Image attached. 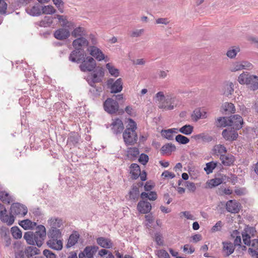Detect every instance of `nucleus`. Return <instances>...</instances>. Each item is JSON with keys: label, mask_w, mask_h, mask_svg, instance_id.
<instances>
[{"label": "nucleus", "mask_w": 258, "mask_h": 258, "mask_svg": "<svg viewBox=\"0 0 258 258\" xmlns=\"http://www.w3.org/2000/svg\"><path fill=\"white\" fill-rule=\"evenodd\" d=\"M91 86V88L89 90L90 93L94 97L99 96L102 91V88L101 87H96L94 84Z\"/></svg>", "instance_id": "nucleus-52"}, {"label": "nucleus", "mask_w": 258, "mask_h": 258, "mask_svg": "<svg viewBox=\"0 0 258 258\" xmlns=\"http://www.w3.org/2000/svg\"><path fill=\"white\" fill-rule=\"evenodd\" d=\"M130 198L131 199L135 200L137 199L139 196V189L136 186L132 187V190L129 192Z\"/></svg>", "instance_id": "nucleus-53"}, {"label": "nucleus", "mask_w": 258, "mask_h": 258, "mask_svg": "<svg viewBox=\"0 0 258 258\" xmlns=\"http://www.w3.org/2000/svg\"><path fill=\"white\" fill-rule=\"evenodd\" d=\"M157 194L154 191H151L150 193L143 192L141 195V198L142 199H148L151 201H155L157 199Z\"/></svg>", "instance_id": "nucleus-45"}, {"label": "nucleus", "mask_w": 258, "mask_h": 258, "mask_svg": "<svg viewBox=\"0 0 258 258\" xmlns=\"http://www.w3.org/2000/svg\"><path fill=\"white\" fill-rule=\"evenodd\" d=\"M70 35V31L64 28H60L56 30L54 33V36L58 40H64L68 38Z\"/></svg>", "instance_id": "nucleus-22"}, {"label": "nucleus", "mask_w": 258, "mask_h": 258, "mask_svg": "<svg viewBox=\"0 0 258 258\" xmlns=\"http://www.w3.org/2000/svg\"><path fill=\"white\" fill-rule=\"evenodd\" d=\"M234 91V85L232 83L230 82L227 85L226 90L224 92V94L228 96L229 95L232 94Z\"/></svg>", "instance_id": "nucleus-58"}, {"label": "nucleus", "mask_w": 258, "mask_h": 258, "mask_svg": "<svg viewBox=\"0 0 258 258\" xmlns=\"http://www.w3.org/2000/svg\"><path fill=\"white\" fill-rule=\"evenodd\" d=\"M103 108L106 112L112 114L118 111L119 105L112 98H108L103 103Z\"/></svg>", "instance_id": "nucleus-6"}, {"label": "nucleus", "mask_w": 258, "mask_h": 258, "mask_svg": "<svg viewBox=\"0 0 258 258\" xmlns=\"http://www.w3.org/2000/svg\"><path fill=\"white\" fill-rule=\"evenodd\" d=\"M223 137L228 141H233L236 140L238 137V134L235 130L231 128H227L223 130L222 133Z\"/></svg>", "instance_id": "nucleus-16"}, {"label": "nucleus", "mask_w": 258, "mask_h": 258, "mask_svg": "<svg viewBox=\"0 0 258 258\" xmlns=\"http://www.w3.org/2000/svg\"><path fill=\"white\" fill-rule=\"evenodd\" d=\"M107 85L111 93H119L122 90L123 83L121 78H118L116 81L113 79H109L107 81Z\"/></svg>", "instance_id": "nucleus-8"}, {"label": "nucleus", "mask_w": 258, "mask_h": 258, "mask_svg": "<svg viewBox=\"0 0 258 258\" xmlns=\"http://www.w3.org/2000/svg\"><path fill=\"white\" fill-rule=\"evenodd\" d=\"M173 129H168L162 131V136L165 138L171 140L173 139Z\"/></svg>", "instance_id": "nucleus-56"}, {"label": "nucleus", "mask_w": 258, "mask_h": 258, "mask_svg": "<svg viewBox=\"0 0 258 258\" xmlns=\"http://www.w3.org/2000/svg\"><path fill=\"white\" fill-rule=\"evenodd\" d=\"M63 221L61 218L58 217H51L47 221L49 229H62Z\"/></svg>", "instance_id": "nucleus-15"}, {"label": "nucleus", "mask_w": 258, "mask_h": 258, "mask_svg": "<svg viewBox=\"0 0 258 258\" xmlns=\"http://www.w3.org/2000/svg\"><path fill=\"white\" fill-rule=\"evenodd\" d=\"M104 76V69L98 68L93 72V74L87 77V81L90 86H92L93 84H95L96 83L101 82Z\"/></svg>", "instance_id": "nucleus-4"}, {"label": "nucleus", "mask_w": 258, "mask_h": 258, "mask_svg": "<svg viewBox=\"0 0 258 258\" xmlns=\"http://www.w3.org/2000/svg\"><path fill=\"white\" fill-rule=\"evenodd\" d=\"M213 154L217 156L222 157L227 152V149L223 145H216L212 149Z\"/></svg>", "instance_id": "nucleus-28"}, {"label": "nucleus", "mask_w": 258, "mask_h": 258, "mask_svg": "<svg viewBox=\"0 0 258 258\" xmlns=\"http://www.w3.org/2000/svg\"><path fill=\"white\" fill-rule=\"evenodd\" d=\"M0 235L2 238H4L9 235L8 229L6 227H2L0 228Z\"/></svg>", "instance_id": "nucleus-64"}, {"label": "nucleus", "mask_w": 258, "mask_h": 258, "mask_svg": "<svg viewBox=\"0 0 258 258\" xmlns=\"http://www.w3.org/2000/svg\"><path fill=\"white\" fill-rule=\"evenodd\" d=\"M96 242L101 247L105 248H110L113 245V243L110 239L104 237H98L96 239Z\"/></svg>", "instance_id": "nucleus-23"}, {"label": "nucleus", "mask_w": 258, "mask_h": 258, "mask_svg": "<svg viewBox=\"0 0 258 258\" xmlns=\"http://www.w3.org/2000/svg\"><path fill=\"white\" fill-rule=\"evenodd\" d=\"M46 244L49 248L54 250H60L62 248V241L61 239L48 238Z\"/></svg>", "instance_id": "nucleus-19"}, {"label": "nucleus", "mask_w": 258, "mask_h": 258, "mask_svg": "<svg viewBox=\"0 0 258 258\" xmlns=\"http://www.w3.org/2000/svg\"><path fill=\"white\" fill-rule=\"evenodd\" d=\"M176 150V147L171 143H167L163 145L161 148V151L163 154H170Z\"/></svg>", "instance_id": "nucleus-33"}, {"label": "nucleus", "mask_w": 258, "mask_h": 258, "mask_svg": "<svg viewBox=\"0 0 258 258\" xmlns=\"http://www.w3.org/2000/svg\"><path fill=\"white\" fill-rule=\"evenodd\" d=\"M80 235L77 232H73L70 236L66 244L67 248H70L74 246L78 241Z\"/></svg>", "instance_id": "nucleus-29"}, {"label": "nucleus", "mask_w": 258, "mask_h": 258, "mask_svg": "<svg viewBox=\"0 0 258 258\" xmlns=\"http://www.w3.org/2000/svg\"><path fill=\"white\" fill-rule=\"evenodd\" d=\"M255 229L252 227L246 226L242 233L243 241L245 245H250L251 243L250 238L255 235Z\"/></svg>", "instance_id": "nucleus-10"}, {"label": "nucleus", "mask_w": 258, "mask_h": 258, "mask_svg": "<svg viewBox=\"0 0 258 258\" xmlns=\"http://www.w3.org/2000/svg\"><path fill=\"white\" fill-rule=\"evenodd\" d=\"M217 162L214 161L207 163L206 167L204 168L205 171L207 174L211 173L217 166Z\"/></svg>", "instance_id": "nucleus-50"}, {"label": "nucleus", "mask_w": 258, "mask_h": 258, "mask_svg": "<svg viewBox=\"0 0 258 258\" xmlns=\"http://www.w3.org/2000/svg\"><path fill=\"white\" fill-rule=\"evenodd\" d=\"M88 45V41L84 37L78 38L73 42V46L75 49H83V47Z\"/></svg>", "instance_id": "nucleus-24"}, {"label": "nucleus", "mask_w": 258, "mask_h": 258, "mask_svg": "<svg viewBox=\"0 0 258 258\" xmlns=\"http://www.w3.org/2000/svg\"><path fill=\"white\" fill-rule=\"evenodd\" d=\"M7 4L4 0H0V13L2 14H6Z\"/></svg>", "instance_id": "nucleus-63"}, {"label": "nucleus", "mask_w": 258, "mask_h": 258, "mask_svg": "<svg viewBox=\"0 0 258 258\" xmlns=\"http://www.w3.org/2000/svg\"><path fill=\"white\" fill-rule=\"evenodd\" d=\"M62 229H49L47 232L48 238L60 239L62 236Z\"/></svg>", "instance_id": "nucleus-25"}, {"label": "nucleus", "mask_w": 258, "mask_h": 258, "mask_svg": "<svg viewBox=\"0 0 258 258\" xmlns=\"http://www.w3.org/2000/svg\"><path fill=\"white\" fill-rule=\"evenodd\" d=\"M249 79H253L256 81V76L250 75L248 72H243L239 76L237 81L241 85H246L250 81Z\"/></svg>", "instance_id": "nucleus-20"}, {"label": "nucleus", "mask_w": 258, "mask_h": 258, "mask_svg": "<svg viewBox=\"0 0 258 258\" xmlns=\"http://www.w3.org/2000/svg\"><path fill=\"white\" fill-rule=\"evenodd\" d=\"M223 251L226 253V256L231 254L234 251L235 247L231 242L225 241L222 242Z\"/></svg>", "instance_id": "nucleus-30"}, {"label": "nucleus", "mask_w": 258, "mask_h": 258, "mask_svg": "<svg viewBox=\"0 0 258 258\" xmlns=\"http://www.w3.org/2000/svg\"><path fill=\"white\" fill-rule=\"evenodd\" d=\"M240 61H235L231 63L229 67V70L231 72H235L242 70Z\"/></svg>", "instance_id": "nucleus-49"}, {"label": "nucleus", "mask_w": 258, "mask_h": 258, "mask_svg": "<svg viewBox=\"0 0 258 258\" xmlns=\"http://www.w3.org/2000/svg\"><path fill=\"white\" fill-rule=\"evenodd\" d=\"M86 35V31L83 27H77L72 32V35L75 38L83 37Z\"/></svg>", "instance_id": "nucleus-38"}, {"label": "nucleus", "mask_w": 258, "mask_h": 258, "mask_svg": "<svg viewBox=\"0 0 258 258\" xmlns=\"http://www.w3.org/2000/svg\"><path fill=\"white\" fill-rule=\"evenodd\" d=\"M44 14L50 15L54 14L56 12V10L54 7L51 5L45 6L42 7L41 9V12Z\"/></svg>", "instance_id": "nucleus-48"}, {"label": "nucleus", "mask_w": 258, "mask_h": 258, "mask_svg": "<svg viewBox=\"0 0 258 258\" xmlns=\"http://www.w3.org/2000/svg\"><path fill=\"white\" fill-rule=\"evenodd\" d=\"M84 56V49H75L70 53L69 59L71 62L79 63L85 58Z\"/></svg>", "instance_id": "nucleus-9"}, {"label": "nucleus", "mask_w": 258, "mask_h": 258, "mask_svg": "<svg viewBox=\"0 0 258 258\" xmlns=\"http://www.w3.org/2000/svg\"><path fill=\"white\" fill-rule=\"evenodd\" d=\"M40 253V250L33 246H28L24 250H19L15 253L16 258H36L35 255Z\"/></svg>", "instance_id": "nucleus-3"}, {"label": "nucleus", "mask_w": 258, "mask_h": 258, "mask_svg": "<svg viewBox=\"0 0 258 258\" xmlns=\"http://www.w3.org/2000/svg\"><path fill=\"white\" fill-rule=\"evenodd\" d=\"M224 178L223 177H217L211 179L207 183L209 187L212 188L214 187L218 186L223 183Z\"/></svg>", "instance_id": "nucleus-40"}, {"label": "nucleus", "mask_w": 258, "mask_h": 258, "mask_svg": "<svg viewBox=\"0 0 258 258\" xmlns=\"http://www.w3.org/2000/svg\"><path fill=\"white\" fill-rule=\"evenodd\" d=\"M0 200L7 204H10L14 201L13 197L6 191L0 192Z\"/></svg>", "instance_id": "nucleus-39"}, {"label": "nucleus", "mask_w": 258, "mask_h": 258, "mask_svg": "<svg viewBox=\"0 0 258 258\" xmlns=\"http://www.w3.org/2000/svg\"><path fill=\"white\" fill-rule=\"evenodd\" d=\"M46 236V228L42 225H39L36 227L35 232L28 231L24 233V238L27 244L29 245H36L38 247H41Z\"/></svg>", "instance_id": "nucleus-1"}, {"label": "nucleus", "mask_w": 258, "mask_h": 258, "mask_svg": "<svg viewBox=\"0 0 258 258\" xmlns=\"http://www.w3.org/2000/svg\"><path fill=\"white\" fill-rule=\"evenodd\" d=\"M239 51L240 48L238 47H232L227 51L226 55L229 58H233Z\"/></svg>", "instance_id": "nucleus-46"}, {"label": "nucleus", "mask_w": 258, "mask_h": 258, "mask_svg": "<svg viewBox=\"0 0 258 258\" xmlns=\"http://www.w3.org/2000/svg\"><path fill=\"white\" fill-rule=\"evenodd\" d=\"M128 155L132 157H136L139 154V151L137 148H130L128 150Z\"/></svg>", "instance_id": "nucleus-57"}, {"label": "nucleus", "mask_w": 258, "mask_h": 258, "mask_svg": "<svg viewBox=\"0 0 258 258\" xmlns=\"http://www.w3.org/2000/svg\"><path fill=\"white\" fill-rule=\"evenodd\" d=\"M223 109L228 113H234L236 109L234 105L232 103L225 102L223 104Z\"/></svg>", "instance_id": "nucleus-42"}, {"label": "nucleus", "mask_w": 258, "mask_h": 258, "mask_svg": "<svg viewBox=\"0 0 258 258\" xmlns=\"http://www.w3.org/2000/svg\"><path fill=\"white\" fill-rule=\"evenodd\" d=\"M130 168L132 178L134 179H137L141 172L139 165L136 163H133L131 165Z\"/></svg>", "instance_id": "nucleus-32"}, {"label": "nucleus", "mask_w": 258, "mask_h": 258, "mask_svg": "<svg viewBox=\"0 0 258 258\" xmlns=\"http://www.w3.org/2000/svg\"><path fill=\"white\" fill-rule=\"evenodd\" d=\"M11 232L14 238L16 239H20L22 236V233L21 230L17 226H14L11 228Z\"/></svg>", "instance_id": "nucleus-44"}, {"label": "nucleus", "mask_w": 258, "mask_h": 258, "mask_svg": "<svg viewBox=\"0 0 258 258\" xmlns=\"http://www.w3.org/2000/svg\"><path fill=\"white\" fill-rule=\"evenodd\" d=\"M26 12L31 16H38L41 15V9L39 6H34L26 9Z\"/></svg>", "instance_id": "nucleus-35"}, {"label": "nucleus", "mask_w": 258, "mask_h": 258, "mask_svg": "<svg viewBox=\"0 0 258 258\" xmlns=\"http://www.w3.org/2000/svg\"><path fill=\"white\" fill-rule=\"evenodd\" d=\"M53 18L52 16H45L44 18L39 22V26L43 27L51 26L53 23Z\"/></svg>", "instance_id": "nucleus-37"}, {"label": "nucleus", "mask_w": 258, "mask_h": 258, "mask_svg": "<svg viewBox=\"0 0 258 258\" xmlns=\"http://www.w3.org/2000/svg\"><path fill=\"white\" fill-rule=\"evenodd\" d=\"M96 66V63L94 59L92 57L87 56L83 60L80 68L82 72H91Z\"/></svg>", "instance_id": "nucleus-7"}, {"label": "nucleus", "mask_w": 258, "mask_h": 258, "mask_svg": "<svg viewBox=\"0 0 258 258\" xmlns=\"http://www.w3.org/2000/svg\"><path fill=\"white\" fill-rule=\"evenodd\" d=\"M193 131L194 127L189 124L183 125L179 129V132L180 133L187 136L190 135L193 132Z\"/></svg>", "instance_id": "nucleus-41"}, {"label": "nucleus", "mask_w": 258, "mask_h": 258, "mask_svg": "<svg viewBox=\"0 0 258 258\" xmlns=\"http://www.w3.org/2000/svg\"><path fill=\"white\" fill-rule=\"evenodd\" d=\"M19 225L25 230L32 229L36 226V222H32L29 219H25L20 221Z\"/></svg>", "instance_id": "nucleus-31"}, {"label": "nucleus", "mask_w": 258, "mask_h": 258, "mask_svg": "<svg viewBox=\"0 0 258 258\" xmlns=\"http://www.w3.org/2000/svg\"><path fill=\"white\" fill-rule=\"evenodd\" d=\"M53 4L58 8V10L61 13L63 12V8L62 7L63 5V3L62 0H52Z\"/></svg>", "instance_id": "nucleus-61"}, {"label": "nucleus", "mask_w": 258, "mask_h": 258, "mask_svg": "<svg viewBox=\"0 0 258 258\" xmlns=\"http://www.w3.org/2000/svg\"><path fill=\"white\" fill-rule=\"evenodd\" d=\"M240 208V204L235 200H229L226 204V210L231 213H238Z\"/></svg>", "instance_id": "nucleus-17"}, {"label": "nucleus", "mask_w": 258, "mask_h": 258, "mask_svg": "<svg viewBox=\"0 0 258 258\" xmlns=\"http://www.w3.org/2000/svg\"><path fill=\"white\" fill-rule=\"evenodd\" d=\"M7 212H5V214H0V220L3 223H6L9 226L12 225L15 221V216L10 212V215H8Z\"/></svg>", "instance_id": "nucleus-26"}, {"label": "nucleus", "mask_w": 258, "mask_h": 258, "mask_svg": "<svg viewBox=\"0 0 258 258\" xmlns=\"http://www.w3.org/2000/svg\"><path fill=\"white\" fill-rule=\"evenodd\" d=\"M137 124L133 119H130L126 128L123 133V139L127 145H134L138 140V136L136 132Z\"/></svg>", "instance_id": "nucleus-2"}, {"label": "nucleus", "mask_w": 258, "mask_h": 258, "mask_svg": "<svg viewBox=\"0 0 258 258\" xmlns=\"http://www.w3.org/2000/svg\"><path fill=\"white\" fill-rule=\"evenodd\" d=\"M148 161L149 157L147 154L142 153L140 155L139 158V161L140 163L145 165L147 163Z\"/></svg>", "instance_id": "nucleus-59"}, {"label": "nucleus", "mask_w": 258, "mask_h": 258, "mask_svg": "<svg viewBox=\"0 0 258 258\" xmlns=\"http://www.w3.org/2000/svg\"><path fill=\"white\" fill-rule=\"evenodd\" d=\"M90 54L97 60L101 61L105 60V61H108V59L105 58V55L103 52L98 47L95 46H89L88 48Z\"/></svg>", "instance_id": "nucleus-13"}, {"label": "nucleus", "mask_w": 258, "mask_h": 258, "mask_svg": "<svg viewBox=\"0 0 258 258\" xmlns=\"http://www.w3.org/2000/svg\"><path fill=\"white\" fill-rule=\"evenodd\" d=\"M185 186L190 192H195L196 190V186L194 182L190 181L185 182Z\"/></svg>", "instance_id": "nucleus-62"}, {"label": "nucleus", "mask_w": 258, "mask_h": 258, "mask_svg": "<svg viewBox=\"0 0 258 258\" xmlns=\"http://www.w3.org/2000/svg\"><path fill=\"white\" fill-rule=\"evenodd\" d=\"M106 67L108 70L109 74L115 77H117L119 75V70L115 68L110 63H108L106 64Z\"/></svg>", "instance_id": "nucleus-47"}, {"label": "nucleus", "mask_w": 258, "mask_h": 258, "mask_svg": "<svg viewBox=\"0 0 258 258\" xmlns=\"http://www.w3.org/2000/svg\"><path fill=\"white\" fill-rule=\"evenodd\" d=\"M175 140L177 142L181 144H186L189 142V140L188 138L181 135H177L175 137Z\"/></svg>", "instance_id": "nucleus-55"}, {"label": "nucleus", "mask_w": 258, "mask_h": 258, "mask_svg": "<svg viewBox=\"0 0 258 258\" xmlns=\"http://www.w3.org/2000/svg\"><path fill=\"white\" fill-rule=\"evenodd\" d=\"M151 204L145 201H140L137 205V210L142 214L149 213L151 210Z\"/></svg>", "instance_id": "nucleus-21"}, {"label": "nucleus", "mask_w": 258, "mask_h": 258, "mask_svg": "<svg viewBox=\"0 0 258 258\" xmlns=\"http://www.w3.org/2000/svg\"><path fill=\"white\" fill-rule=\"evenodd\" d=\"M216 123L218 127L230 126V117H220L217 118Z\"/></svg>", "instance_id": "nucleus-36"}, {"label": "nucleus", "mask_w": 258, "mask_h": 258, "mask_svg": "<svg viewBox=\"0 0 258 258\" xmlns=\"http://www.w3.org/2000/svg\"><path fill=\"white\" fill-rule=\"evenodd\" d=\"M159 258H170L168 252L164 249L159 250L156 253Z\"/></svg>", "instance_id": "nucleus-60"}, {"label": "nucleus", "mask_w": 258, "mask_h": 258, "mask_svg": "<svg viewBox=\"0 0 258 258\" xmlns=\"http://www.w3.org/2000/svg\"><path fill=\"white\" fill-rule=\"evenodd\" d=\"M191 138L196 141L201 140L207 142L211 141L212 139V137L206 133H202L199 134L193 135Z\"/></svg>", "instance_id": "nucleus-34"}, {"label": "nucleus", "mask_w": 258, "mask_h": 258, "mask_svg": "<svg viewBox=\"0 0 258 258\" xmlns=\"http://www.w3.org/2000/svg\"><path fill=\"white\" fill-rule=\"evenodd\" d=\"M80 137L76 133H71L68 139V143L76 145L80 141Z\"/></svg>", "instance_id": "nucleus-43"}, {"label": "nucleus", "mask_w": 258, "mask_h": 258, "mask_svg": "<svg viewBox=\"0 0 258 258\" xmlns=\"http://www.w3.org/2000/svg\"><path fill=\"white\" fill-rule=\"evenodd\" d=\"M176 100L175 97L172 94H167L165 96V99L164 102L165 105H173L174 106V102Z\"/></svg>", "instance_id": "nucleus-51"}, {"label": "nucleus", "mask_w": 258, "mask_h": 258, "mask_svg": "<svg viewBox=\"0 0 258 258\" xmlns=\"http://www.w3.org/2000/svg\"><path fill=\"white\" fill-rule=\"evenodd\" d=\"M11 214L19 217H22L25 216L28 209L26 206L19 203H13L10 208Z\"/></svg>", "instance_id": "nucleus-5"}, {"label": "nucleus", "mask_w": 258, "mask_h": 258, "mask_svg": "<svg viewBox=\"0 0 258 258\" xmlns=\"http://www.w3.org/2000/svg\"><path fill=\"white\" fill-rule=\"evenodd\" d=\"M256 83L255 84V81L253 79H249V82H247L246 85L248 86V87L250 90L252 91H255L258 89V77L256 76Z\"/></svg>", "instance_id": "nucleus-54"}, {"label": "nucleus", "mask_w": 258, "mask_h": 258, "mask_svg": "<svg viewBox=\"0 0 258 258\" xmlns=\"http://www.w3.org/2000/svg\"><path fill=\"white\" fill-rule=\"evenodd\" d=\"M98 249L97 246H87L84 249L83 252L79 254V258L86 257L87 258H93L95 253Z\"/></svg>", "instance_id": "nucleus-14"}, {"label": "nucleus", "mask_w": 258, "mask_h": 258, "mask_svg": "<svg viewBox=\"0 0 258 258\" xmlns=\"http://www.w3.org/2000/svg\"><path fill=\"white\" fill-rule=\"evenodd\" d=\"M165 99V96L162 91L158 92L155 95V101L158 103L159 108L166 110H172L174 109L173 105H166L164 102Z\"/></svg>", "instance_id": "nucleus-11"}, {"label": "nucleus", "mask_w": 258, "mask_h": 258, "mask_svg": "<svg viewBox=\"0 0 258 258\" xmlns=\"http://www.w3.org/2000/svg\"><path fill=\"white\" fill-rule=\"evenodd\" d=\"M111 126L113 133L116 135L120 134L124 128L123 123L119 118L113 120Z\"/></svg>", "instance_id": "nucleus-18"}, {"label": "nucleus", "mask_w": 258, "mask_h": 258, "mask_svg": "<svg viewBox=\"0 0 258 258\" xmlns=\"http://www.w3.org/2000/svg\"><path fill=\"white\" fill-rule=\"evenodd\" d=\"M243 121L241 116L238 114L231 115L230 116V126L233 129L238 130L242 127Z\"/></svg>", "instance_id": "nucleus-12"}, {"label": "nucleus", "mask_w": 258, "mask_h": 258, "mask_svg": "<svg viewBox=\"0 0 258 258\" xmlns=\"http://www.w3.org/2000/svg\"><path fill=\"white\" fill-rule=\"evenodd\" d=\"M220 159L224 165L227 166L233 165L235 161V157L231 154L222 155Z\"/></svg>", "instance_id": "nucleus-27"}]
</instances>
